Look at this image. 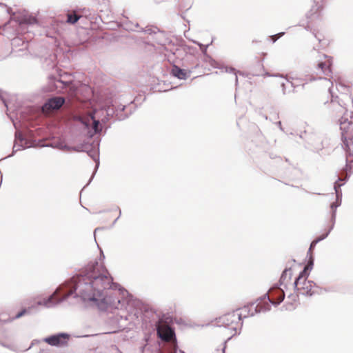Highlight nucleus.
Listing matches in <instances>:
<instances>
[{
	"mask_svg": "<svg viewBox=\"0 0 353 353\" xmlns=\"http://www.w3.org/2000/svg\"><path fill=\"white\" fill-rule=\"evenodd\" d=\"M284 296L283 291L279 289L272 292L270 296H265L257 304H255V307H257V313L270 310L272 304L280 303L284 299Z\"/></svg>",
	"mask_w": 353,
	"mask_h": 353,
	"instance_id": "obj_5",
	"label": "nucleus"
},
{
	"mask_svg": "<svg viewBox=\"0 0 353 353\" xmlns=\"http://www.w3.org/2000/svg\"><path fill=\"white\" fill-rule=\"evenodd\" d=\"M309 265H306L294 281V285L297 291L304 295H312L314 293L316 284L307 280L308 276Z\"/></svg>",
	"mask_w": 353,
	"mask_h": 353,
	"instance_id": "obj_3",
	"label": "nucleus"
},
{
	"mask_svg": "<svg viewBox=\"0 0 353 353\" xmlns=\"http://www.w3.org/2000/svg\"><path fill=\"white\" fill-rule=\"evenodd\" d=\"M80 121L84 124L86 127L89 126L90 120L93 122L92 128L94 130V132H98L101 130L99 128V121L98 120L94 119V112H90L89 116L86 118H79Z\"/></svg>",
	"mask_w": 353,
	"mask_h": 353,
	"instance_id": "obj_11",
	"label": "nucleus"
},
{
	"mask_svg": "<svg viewBox=\"0 0 353 353\" xmlns=\"http://www.w3.org/2000/svg\"><path fill=\"white\" fill-rule=\"evenodd\" d=\"M105 283L110 284V274L101 261H94L88 264L85 274L75 279L74 288L84 300L97 301Z\"/></svg>",
	"mask_w": 353,
	"mask_h": 353,
	"instance_id": "obj_1",
	"label": "nucleus"
},
{
	"mask_svg": "<svg viewBox=\"0 0 353 353\" xmlns=\"http://www.w3.org/2000/svg\"><path fill=\"white\" fill-rule=\"evenodd\" d=\"M17 21L19 24H34L37 23V19L28 14H23L17 17Z\"/></svg>",
	"mask_w": 353,
	"mask_h": 353,
	"instance_id": "obj_12",
	"label": "nucleus"
},
{
	"mask_svg": "<svg viewBox=\"0 0 353 353\" xmlns=\"http://www.w3.org/2000/svg\"><path fill=\"white\" fill-rule=\"evenodd\" d=\"M332 58L325 54H319L316 61V66L315 68V73L318 79L323 78L331 79L332 78Z\"/></svg>",
	"mask_w": 353,
	"mask_h": 353,
	"instance_id": "obj_4",
	"label": "nucleus"
},
{
	"mask_svg": "<svg viewBox=\"0 0 353 353\" xmlns=\"http://www.w3.org/2000/svg\"><path fill=\"white\" fill-rule=\"evenodd\" d=\"M323 239V238H321V239H316V240L313 241L312 242L311 245H310V251H312V250L314 248V247H315V245H316V243H317L319 241H321V239Z\"/></svg>",
	"mask_w": 353,
	"mask_h": 353,
	"instance_id": "obj_18",
	"label": "nucleus"
},
{
	"mask_svg": "<svg viewBox=\"0 0 353 353\" xmlns=\"http://www.w3.org/2000/svg\"><path fill=\"white\" fill-rule=\"evenodd\" d=\"M26 312V310H23V311L20 312L19 313H18L17 315H16V317L17 318H20L21 316H22Z\"/></svg>",
	"mask_w": 353,
	"mask_h": 353,
	"instance_id": "obj_20",
	"label": "nucleus"
},
{
	"mask_svg": "<svg viewBox=\"0 0 353 353\" xmlns=\"http://www.w3.org/2000/svg\"><path fill=\"white\" fill-rule=\"evenodd\" d=\"M65 99L63 97H53L50 99L42 107V111L46 114L59 110L64 103Z\"/></svg>",
	"mask_w": 353,
	"mask_h": 353,
	"instance_id": "obj_7",
	"label": "nucleus"
},
{
	"mask_svg": "<svg viewBox=\"0 0 353 353\" xmlns=\"http://www.w3.org/2000/svg\"><path fill=\"white\" fill-rule=\"evenodd\" d=\"M172 74L180 79H185L187 77L186 72L176 65L173 66Z\"/></svg>",
	"mask_w": 353,
	"mask_h": 353,
	"instance_id": "obj_15",
	"label": "nucleus"
},
{
	"mask_svg": "<svg viewBox=\"0 0 353 353\" xmlns=\"http://www.w3.org/2000/svg\"><path fill=\"white\" fill-rule=\"evenodd\" d=\"M170 353H177L176 344L175 342L173 344V348H172V351L170 352Z\"/></svg>",
	"mask_w": 353,
	"mask_h": 353,
	"instance_id": "obj_19",
	"label": "nucleus"
},
{
	"mask_svg": "<svg viewBox=\"0 0 353 353\" xmlns=\"http://www.w3.org/2000/svg\"><path fill=\"white\" fill-rule=\"evenodd\" d=\"M342 130V139L347 151L346 161L350 169L353 168V123L352 122H343L341 124Z\"/></svg>",
	"mask_w": 353,
	"mask_h": 353,
	"instance_id": "obj_2",
	"label": "nucleus"
},
{
	"mask_svg": "<svg viewBox=\"0 0 353 353\" xmlns=\"http://www.w3.org/2000/svg\"><path fill=\"white\" fill-rule=\"evenodd\" d=\"M217 323L219 326L228 327L233 330H236L242 324L239 321V317L235 310L219 316L217 319Z\"/></svg>",
	"mask_w": 353,
	"mask_h": 353,
	"instance_id": "obj_6",
	"label": "nucleus"
},
{
	"mask_svg": "<svg viewBox=\"0 0 353 353\" xmlns=\"http://www.w3.org/2000/svg\"><path fill=\"white\" fill-rule=\"evenodd\" d=\"M179 353H183V352H182L181 351H179Z\"/></svg>",
	"mask_w": 353,
	"mask_h": 353,
	"instance_id": "obj_22",
	"label": "nucleus"
},
{
	"mask_svg": "<svg viewBox=\"0 0 353 353\" xmlns=\"http://www.w3.org/2000/svg\"><path fill=\"white\" fill-rule=\"evenodd\" d=\"M81 16L77 15L75 12L68 13L67 14V22L71 24H74L80 19Z\"/></svg>",
	"mask_w": 353,
	"mask_h": 353,
	"instance_id": "obj_16",
	"label": "nucleus"
},
{
	"mask_svg": "<svg viewBox=\"0 0 353 353\" xmlns=\"http://www.w3.org/2000/svg\"><path fill=\"white\" fill-rule=\"evenodd\" d=\"M69 335L67 334H59L45 338L43 341L52 346H64L68 344Z\"/></svg>",
	"mask_w": 353,
	"mask_h": 353,
	"instance_id": "obj_8",
	"label": "nucleus"
},
{
	"mask_svg": "<svg viewBox=\"0 0 353 353\" xmlns=\"http://www.w3.org/2000/svg\"><path fill=\"white\" fill-rule=\"evenodd\" d=\"M292 276V270L290 269H285L280 279L281 284H285L286 285L289 281H291Z\"/></svg>",
	"mask_w": 353,
	"mask_h": 353,
	"instance_id": "obj_14",
	"label": "nucleus"
},
{
	"mask_svg": "<svg viewBox=\"0 0 353 353\" xmlns=\"http://www.w3.org/2000/svg\"><path fill=\"white\" fill-rule=\"evenodd\" d=\"M103 301L107 306L112 308H117L120 303L119 299H114L112 296H108L103 299Z\"/></svg>",
	"mask_w": 353,
	"mask_h": 353,
	"instance_id": "obj_13",
	"label": "nucleus"
},
{
	"mask_svg": "<svg viewBox=\"0 0 353 353\" xmlns=\"http://www.w3.org/2000/svg\"><path fill=\"white\" fill-rule=\"evenodd\" d=\"M283 34H284V32L276 34L274 35L271 36V39L273 42H275L278 39H279Z\"/></svg>",
	"mask_w": 353,
	"mask_h": 353,
	"instance_id": "obj_17",
	"label": "nucleus"
},
{
	"mask_svg": "<svg viewBox=\"0 0 353 353\" xmlns=\"http://www.w3.org/2000/svg\"><path fill=\"white\" fill-rule=\"evenodd\" d=\"M54 294L52 295L49 299L48 300V302L46 303L47 305H49L50 303H51L54 299Z\"/></svg>",
	"mask_w": 353,
	"mask_h": 353,
	"instance_id": "obj_21",
	"label": "nucleus"
},
{
	"mask_svg": "<svg viewBox=\"0 0 353 353\" xmlns=\"http://www.w3.org/2000/svg\"><path fill=\"white\" fill-rule=\"evenodd\" d=\"M235 311L239 317V321L241 322L242 319L252 316L256 314L257 307H255V303H251Z\"/></svg>",
	"mask_w": 353,
	"mask_h": 353,
	"instance_id": "obj_9",
	"label": "nucleus"
},
{
	"mask_svg": "<svg viewBox=\"0 0 353 353\" xmlns=\"http://www.w3.org/2000/svg\"><path fill=\"white\" fill-rule=\"evenodd\" d=\"M159 336L166 342L171 341L174 336V330L168 325H161L157 327Z\"/></svg>",
	"mask_w": 353,
	"mask_h": 353,
	"instance_id": "obj_10",
	"label": "nucleus"
}]
</instances>
